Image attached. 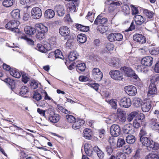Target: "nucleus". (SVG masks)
Masks as SVG:
<instances>
[{
  "instance_id": "nucleus-1",
  "label": "nucleus",
  "mask_w": 159,
  "mask_h": 159,
  "mask_svg": "<svg viewBox=\"0 0 159 159\" xmlns=\"http://www.w3.org/2000/svg\"><path fill=\"white\" fill-rule=\"evenodd\" d=\"M140 141L142 144L146 146L149 151L159 149V145L147 137H142L140 138Z\"/></svg>"
},
{
  "instance_id": "nucleus-2",
  "label": "nucleus",
  "mask_w": 159,
  "mask_h": 159,
  "mask_svg": "<svg viewBox=\"0 0 159 159\" xmlns=\"http://www.w3.org/2000/svg\"><path fill=\"white\" fill-rule=\"evenodd\" d=\"M20 24V22L17 20H11L5 25V27L12 31L17 32L19 30L17 28Z\"/></svg>"
},
{
  "instance_id": "nucleus-3",
  "label": "nucleus",
  "mask_w": 159,
  "mask_h": 159,
  "mask_svg": "<svg viewBox=\"0 0 159 159\" xmlns=\"http://www.w3.org/2000/svg\"><path fill=\"white\" fill-rule=\"evenodd\" d=\"M111 77L116 80H121L123 79V75L120 70H112L109 72Z\"/></svg>"
},
{
  "instance_id": "nucleus-4",
  "label": "nucleus",
  "mask_w": 159,
  "mask_h": 159,
  "mask_svg": "<svg viewBox=\"0 0 159 159\" xmlns=\"http://www.w3.org/2000/svg\"><path fill=\"white\" fill-rule=\"evenodd\" d=\"M93 78L97 81H101L103 77V74L100 70L97 68H94L92 70Z\"/></svg>"
},
{
  "instance_id": "nucleus-5",
  "label": "nucleus",
  "mask_w": 159,
  "mask_h": 159,
  "mask_svg": "<svg viewBox=\"0 0 159 159\" xmlns=\"http://www.w3.org/2000/svg\"><path fill=\"white\" fill-rule=\"evenodd\" d=\"M119 104L122 107L126 108H129L131 105V99L128 97H124L120 99Z\"/></svg>"
},
{
  "instance_id": "nucleus-6",
  "label": "nucleus",
  "mask_w": 159,
  "mask_h": 159,
  "mask_svg": "<svg viewBox=\"0 0 159 159\" xmlns=\"http://www.w3.org/2000/svg\"><path fill=\"white\" fill-rule=\"evenodd\" d=\"M120 133V128L119 125L116 124L112 125L110 128V133L112 136L117 137Z\"/></svg>"
},
{
  "instance_id": "nucleus-7",
  "label": "nucleus",
  "mask_w": 159,
  "mask_h": 159,
  "mask_svg": "<svg viewBox=\"0 0 159 159\" xmlns=\"http://www.w3.org/2000/svg\"><path fill=\"white\" fill-rule=\"evenodd\" d=\"M124 90L129 96H134L137 93L136 88L133 85H128L124 87Z\"/></svg>"
},
{
  "instance_id": "nucleus-8",
  "label": "nucleus",
  "mask_w": 159,
  "mask_h": 159,
  "mask_svg": "<svg viewBox=\"0 0 159 159\" xmlns=\"http://www.w3.org/2000/svg\"><path fill=\"white\" fill-rule=\"evenodd\" d=\"M148 95L153 97L157 94V89L155 82L150 83L148 89Z\"/></svg>"
},
{
  "instance_id": "nucleus-9",
  "label": "nucleus",
  "mask_w": 159,
  "mask_h": 159,
  "mask_svg": "<svg viewBox=\"0 0 159 159\" xmlns=\"http://www.w3.org/2000/svg\"><path fill=\"white\" fill-rule=\"evenodd\" d=\"M105 4L107 6L110 10H113L116 8V6H119L120 5L119 1L112 0H107Z\"/></svg>"
},
{
  "instance_id": "nucleus-10",
  "label": "nucleus",
  "mask_w": 159,
  "mask_h": 159,
  "mask_svg": "<svg viewBox=\"0 0 159 159\" xmlns=\"http://www.w3.org/2000/svg\"><path fill=\"white\" fill-rule=\"evenodd\" d=\"M59 32L62 36L66 38L65 39L70 37V29L66 26H63L60 27L59 30Z\"/></svg>"
},
{
  "instance_id": "nucleus-11",
  "label": "nucleus",
  "mask_w": 159,
  "mask_h": 159,
  "mask_svg": "<svg viewBox=\"0 0 159 159\" xmlns=\"http://www.w3.org/2000/svg\"><path fill=\"white\" fill-rule=\"evenodd\" d=\"M133 40L140 44H143L146 42V40L143 35L139 34H135L133 35Z\"/></svg>"
},
{
  "instance_id": "nucleus-12",
  "label": "nucleus",
  "mask_w": 159,
  "mask_h": 159,
  "mask_svg": "<svg viewBox=\"0 0 159 159\" xmlns=\"http://www.w3.org/2000/svg\"><path fill=\"white\" fill-rule=\"evenodd\" d=\"M85 123V121L83 119L77 118L72 124V127L74 129H79L83 127Z\"/></svg>"
},
{
  "instance_id": "nucleus-13",
  "label": "nucleus",
  "mask_w": 159,
  "mask_h": 159,
  "mask_svg": "<svg viewBox=\"0 0 159 159\" xmlns=\"http://www.w3.org/2000/svg\"><path fill=\"white\" fill-rule=\"evenodd\" d=\"M102 17V14L98 15L95 20L94 24L96 25H105L106 23L107 22V19L106 18Z\"/></svg>"
},
{
  "instance_id": "nucleus-14",
  "label": "nucleus",
  "mask_w": 159,
  "mask_h": 159,
  "mask_svg": "<svg viewBox=\"0 0 159 159\" xmlns=\"http://www.w3.org/2000/svg\"><path fill=\"white\" fill-rule=\"evenodd\" d=\"M61 117L59 115L53 112L50 113L48 116L49 120L51 122L56 123L60 120Z\"/></svg>"
},
{
  "instance_id": "nucleus-15",
  "label": "nucleus",
  "mask_w": 159,
  "mask_h": 159,
  "mask_svg": "<svg viewBox=\"0 0 159 159\" xmlns=\"http://www.w3.org/2000/svg\"><path fill=\"white\" fill-rule=\"evenodd\" d=\"M153 58L150 56H146L143 58L141 60V63L145 66H151L153 63Z\"/></svg>"
},
{
  "instance_id": "nucleus-16",
  "label": "nucleus",
  "mask_w": 159,
  "mask_h": 159,
  "mask_svg": "<svg viewBox=\"0 0 159 159\" xmlns=\"http://www.w3.org/2000/svg\"><path fill=\"white\" fill-rule=\"evenodd\" d=\"M117 116L119 120L121 122H125L126 118V114L125 111L118 109L117 110Z\"/></svg>"
},
{
  "instance_id": "nucleus-17",
  "label": "nucleus",
  "mask_w": 159,
  "mask_h": 159,
  "mask_svg": "<svg viewBox=\"0 0 159 159\" xmlns=\"http://www.w3.org/2000/svg\"><path fill=\"white\" fill-rule=\"evenodd\" d=\"M141 109L143 112H147L149 111L151 107V102L149 100H146L141 106Z\"/></svg>"
},
{
  "instance_id": "nucleus-18",
  "label": "nucleus",
  "mask_w": 159,
  "mask_h": 159,
  "mask_svg": "<svg viewBox=\"0 0 159 159\" xmlns=\"http://www.w3.org/2000/svg\"><path fill=\"white\" fill-rule=\"evenodd\" d=\"M134 21L137 25H139L146 23V19L141 15H136L134 16Z\"/></svg>"
},
{
  "instance_id": "nucleus-19",
  "label": "nucleus",
  "mask_w": 159,
  "mask_h": 159,
  "mask_svg": "<svg viewBox=\"0 0 159 159\" xmlns=\"http://www.w3.org/2000/svg\"><path fill=\"white\" fill-rule=\"evenodd\" d=\"M104 48L102 50V53L107 52L111 51H112L114 48V46L113 43L110 42L107 43L105 44Z\"/></svg>"
},
{
  "instance_id": "nucleus-20",
  "label": "nucleus",
  "mask_w": 159,
  "mask_h": 159,
  "mask_svg": "<svg viewBox=\"0 0 159 159\" xmlns=\"http://www.w3.org/2000/svg\"><path fill=\"white\" fill-rule=\"evenodd\" d=\"M120 62L118 58L113 57L111 59L109 62V65L114 67H119L120 66Z\"/></svg>"
},
{
  "instance_id": "nucleus-21",
  "label": "nucleus",
  "mask_w": 159,
  "mask_h": 159,
  "mask_svg": "<svg viewBox=\"0 0 159 159\" xmlns=\"http://www.w3.org/2000/svg\"><path fill=\"white\" fill-rule=\"evenodd\" d=\"M76 70L78 72L84 71L86 67L85 64L80 61L76 62Z\"/></svg>"
},
{
  "instance_id": "nucleus-22",
  "label": "nucleus",
  "mask_w": 159,
  "mask_h": 159,
  "mask_svg": "<svg viewBox=\"0 0 159 159\" xmlns=\"http://www.w3.org/2000/svg\"><path fill=\"white\" fill-rule=\"evenodd\" d=\"M92 147L90 144L86 143L84 145V150L86 154L89 156L90 157L92 155Z\"/></svg>"
},
{
  "instance_id": "nucleus-23",
  "label": "nucleus",
  "mask_w": 159,
  "mask_h": 159,
  "mask_svg": "<svg viewBox=\"0 0 159 159\" xmlns=\"http://www.w3.org/2000/svg\"><path fill=\"white\" fill-rule=\"evenodd\" d=\"M35 26L37 29L40 30V31H39V32L44 34H45L48 31V28L41 23L36 24Z\"/></svg>"
},
{
  "instance_id": "nucleus-24",
  "label": "nucleus",
  "mask_w": 159,
  "mask_h": 159,
  "mask_svg": "<svg viewBox=\"0 0 159 159\" xmlns=\"http://www.w3.org/2000/svg\"><path fill=\"white\" fill-rule=\"evenodd\" d=\"M2 80L4 81L5 82L9 85L11 89H14L15 87V82L13 80L10 78H6L1 79Z\"/></svg>"
},
{
  "instance_id": "nucleus-25",
  "label": "nucleus",
  "mask_w": 159,
  "mask_h": 159,
  "mask_svg": "<svg viewBox=\"0 0 159 159\" xmlns=\"http://www.w3.org/2000/svg\"><path fill=\"white\" fill-rule=\"evenodd\" d=\"M77 39L80 44L83 43H85L87 40L86 36L84 34H79L77 35Z\"/></svg>"
},
{
  "instance_id": "nucleus-26",
  "label": "nucleus",
  "mask_w": 159,
  "mask_h": 159,
  "mask_svg": "<svg viewBox=\"0 0 159 159\" xmlns=\"http://www.w3.org/2000/svg\"><path fill=\"white\" fill-rule=\"evenodd\" d=\"M24 30L26 34L30 35H32L36 32V30L34 28L29 26H26Z\"/></svg>"
},
{
  "instance_id": "nucleus-27",
  "label": "nucleus",
  "mask_w": 159,
  "mask_h": 159,
  "mask_svg": "<svg viewBox=\"0 0 159 159\" xmlns=\"http://www.w3.org/2000/svg\"><path fill=\"white\" fill-rule=\"evenodd\" d=\"M93 150L96 152L98 157L100 159L103 158L104 156V152L101 150L97 146H94L93 148Z\"/></svg>"
},
{
  "instance_id": "nucleus-28",
  "label": "nucleus",
  "mask_w": 159,
  "mask_h": 159,
  "mask_svg": "<svg viewBox=\"0 0 159 159\" xmlns=\"http://www.w3.org/2000/svg\"><path fill=\"white\" fill-rule=\"evenodd\" d=\"M10 74L13 77L19 78L21 76V74L16 68H13L10 71Z\"/></svg>"
},
{
  "instance_id": "nucleus-29",
  "label": "nucleus",
  "mask_w": 159,
  "mask_h": 159,
  "mask_svg": "<svg viewBox=\"0 0 159 159\" xmlns=\"http://www.w3.org/2000/svg\"><path fill=\"white\" fill-rule=\"evenodd\" d=\"M83 134L84 137L88 139H90L92 137V131L90 129H85L83 131Z\"/></svg>"
},
{
  "instance_id": "nucleus-30",
  "label": "nucleus",
  "mask_w": 159,
  "mask_h": 159,
  "mask_svg": "<svg viewBox=\"0 0 159 159\" xmlns=\"http://www.w3.org/2000/svg\"><path fill=\"white\" fill-rule=\"evenodd\" d=\"M122 69L126 76L129 77H131L134 71L131 68L125 66L122 67Z\"/></svg>"
},
{
  "instance_id": "nucleus-31",
  "label": "nucleus",
  "mask_w": 159,
  "mask_h": 159,
  "mask_svg": "<svg viewBox=\"0 0 159 159\" xmlns=\"http://www.w3.org/2000/svg\"><path fill=\"white\" fill-rule=\"evenodd\" d=\"M42 11H31V13L32 17L34 19H39L42 15Z\"/></svg>"
},
{
  "instance_id": "nucleus-32",
  "label": "nucleus",
  "mask_w": 159,
  "mask_h": 159,
  "mask_svg": "<svg viewBox=\"0 0 159 159\" xmlns=\"http://www.w3.org/2000/svg\"><path fill=\"white\" fill-rule=\"evenodd\" d=\"M86 84L89 86L93 89L96 91H98L99 87L100 86L98 84L95 82L93 80H91L90 81H89Z\"/></svg>"
},
{
  "instance_id": "nucleus-33",
  "label": "nucleus",
  "mask_w": 159,
  "mask_h": 159,
  "mask_svg": "<svg viewBox=\"0 0 159 159\" xmlns=\"http://www.w3.org/2000/svg\"><path fill=\"white\" fill-rule=\"evenodd\" d=\"M78 56L76 52L73 51L70 52L68 57V58L70 61H72L77 58Z\"/></svg>"
},
{
  "instance_id": "nucleus-34",
  "label": "nucleus",
  "mask_w": 159,
  "mask_h": 159,
  "mask_svg": "<svg viewBox=\"0 0 159 159\" xmlns=\"http://www.w3.org/2000/svg\"><path fill=\"white\" fill-rule=\"evenodd\" d=\"M75 26L78 30L83 32H87L89 31V26H85L80 24H76L75 25Z\"/></svg>"
},
{
  "instance_id": "nucleus-35",
  "label": "nucleus",
  "mask_w": 159,
  "mask_h": 159,
  "mask_svg": "<svg viewBox=\"0 0 159 159\" xmlns=\"http://www.w3.org/2000/svg\"><path fill=\"white\" fill-rule=\"evenodd\" d=\"M22 76V81L25 84H26L30 80V77L29 76L28 74L25 72L22 71L21 72Z\"/></svg>"
},
{
  "instance_id": "nucleus-36",
  "label": "nucleus",
  "mask_w": 159,
  "mask_h": 159,
  "mask_svg": "<svg viewBox=\"0 0 159 159\" xmlns=\"http://www.w3.org/2000/svg\"><path fill=\"white\" fill-rule=\"evenodd\" d=\"M135 137L133 135H128L126 138V141L129 144H133L135 142Z\"/></svg>"
},
{
  "instance_id": "nucleus-37",
  "label": "nucleus",
  "mask_w": 159,
  "mask_h": 159,
  "mask_svg": "<svg viewBox=\"0 0 159 159\" xmlns=\"http://www.w3.org/2000/svg\"><path fill=\"white\" fill-rule=\"evenodd\" d=\"M44 15L46 18H52L54 16L55 12L54 11H45Z\"/></svg>"
},
{
  "instance_id": "nucleus-38",
  "label": "nucleus",
  "mask_w": 159,
  "mask_h": 159,
  "mask_svg": "<svg viewBox=\"0 0 159 159\" xmlns=\"http://www.w3.org/2000/svg\"><path fill=\"white\" fill-rule=\"evenodd\" d=\"M98 31L101 33H104L107 30V27L106 25H99L97 28Z\"/></svg>"
},
{
  "instance_id": "nucleus-39",
  "label": "nucleus",
  "mask_w": 159,
  "mask_h": 159,
  "mask_svg": "<svg viewBox=\"0 0 159 159\" xmlns=\"http://www.w3.org/2000/svg\"><path fill=\"white\" fill-rule=\"evenodd\" d=\"M132 126L130 124L125 125L123 128V131L125 133L128 134L130 133L132 130Z\"/></svg>"
},
{
  "instance_id": "nucleus-40",
  "label": "nucleus",
  "mask_w": 159,
  "mask_h": 159,
  "mask_svg": "<svg viewBox=\"0 0 159 159\" xmlns=\"http://www.w3.org/2000/svg\"><path fill=\"white\" fill-rule=\"evenodd\" d=\"M20 11H18L16 12V11H12L11 12L12 17L16 20L20 19Z\"/></svg>"
},
{
  "instance_id": "nucleus-41",
  "label": "nucleus",
  "mask_w": 159,
  "mask_h": 159,
  "mask_svg": "<svg viewBox=\"0 0 159 159\" xmlns=\"http://www.w3.org/2000/svg\"><path fill=\"white\" fill-rule=\"evenodd\" d=\"M149 52L152 55H158L159 54V47L153 48L152 49L149 50Z\"/></svg>"
},
{
  "instance_id": "nucleus-42",
  "label": "nucleus",
  "mask_w": 159,
  "mask_h": 159,
  "mask_svg": "<svg viewBox=\"0 0 159 159\" xmlns=\"http://www.w3.org/2000/svg\"><path fill=\"white\" fill-rule=\"evenodd\" d=\"M145 159H159V156L157 154L153 152H151L146 156Z\"/></svg>"
},
{
  "instance_id": "nucleus-43",
  "label": "nucleus",
  "mask_w": 159,
  "mask_h": 159,
  "mask_svg": "<svg viewBox=\"0 0 159 159\" xmlns=\"http://www.w3.org/2000/svg\"><path fill=\"white\" fill-rule=\"evenodd\" d=\"M14 2V0H4L2 4L4 7H8L13 5Z\"/></svg>"
},
{
  "instance_id": "nucleus-44",
  "label": "nucleus",
  "mask_w": 159,
  "mask_h": 159,
  "mask_svg": "<svg viewBox=\"0 0 159 159\" xmlns=\"http://www.w3.org/2000/svg\"><path fill=\"white\" fill-rule=\"evenodd\" d=\"M36 49L41 52L44 53L48 51L46 48L40 44H37Z\"/></svg>"
},
{
  "instance_id": "nucleus-45",
  "label": "nucleus",
  "mask_w": 159,
  "mask_h": 159,
  "mask_svg": "<svg viewBox=\"0 0 159 159\" xmlns=\"http://www.w3.org/2000/svg\"><path fill=\"white\" fill-rule=\"evenodd\" d=\"M133 105L135 107H139L142 105V101H140V99L137 98H135L133 99Z\"/></svg>"
},
{
  "instance_id": "nucleus-46",
  "label": "nucleus",
  "mask_w": 159,
  "mask_h": 159,
  "mask_svg": "<svg viewBox=\"0 0 159 159\" xmlns=\"http://www.w3.org/2000/svg\"><path fill=\"white\" fill-rule=\"evenodd\" d=\"M142 123V122L140 121L139 120L135 118L134 120L133 125L134 128L138 129L141 126Z\"/></svg>"
},
{
  "instance_id": "nucleus-47",
  "label": "nucleus",
  "mask_w": 159,
  "mask_h": 159,
  "mask_svg": "<svg viewBox=\"0 0 159 159\" xmlns=\"http://www.w3.org/2000/svg\"><path fill=\"white\" fill-rule=\"evenodd\" d=\"M68 115H67L66 116V118L67 121L73 124L76 120L75 118L73 116L69 114Z\"/></svg>"
},
{
  "instance_id": "nucleus-48",
  "label": "nucleus",
  "mask_w": 159,
  "mask_h": 159,
  "mask_svg": "<svg viewBox=\"0 0 159 159\" xmlns=\"http://www.w3.org/2000/svg\"><path fill=\"white\" fill-rule=\"evenodd\" d=\"M138 114V113L136 111H133L129 114L128 115L127 119L130 122Z\"/></svg>"
},
{
  "instance_id": "nucleus-49",
  "label": "nucleus",
  "mask_w": 159,
  "mask_h": 159,
  "mask_svg": "<svg viewBox=\"0 0 159 159\" xmlns=\"http://www.w3.org/2000/svg\"><path fill=\"white\" fill-rule=\"evenodd\" d=\"M55 56L56 58L63 59L64 56L61 52L59 49H57L55 51Z\"/></svg>"
},
{
  "instance_id": "nucleus-50",
  "label": "nucleus",
  "mask_w": 159,
  "mask_h": 159,
  "mask_svg": "<svg viewBox=\"0 0 159 159\" xmlns=\"http://www.w3.org/2000/svg\"><path fill=\"white\" fill-rule=\"evenodd\" d=\"M136 70L139 72H144L146 68L145 66L143 64L137 66L135 67Z\"/></svg>"
},
{
  "instance_id": "nucleus-51",
  "label": "nucleus",
  "mask_w": 159,
  "mask_h": 159,
  "mask_svg": "<svg viewBox=\"0 0 159 159\" xmlns=\"http://www.w3.org/2000/svg\"><path fill=\"white\" fill-rule=\"evenodd\" d=\"M143 12L145 15L149 19L152 18L154 16V13L151 11H143Z\"/></svg>"
},
{
  "instance_id": "nucleus-52",
  "label": "nucleus",
  "mask_w": 159,
  "mask_h": 159,
  "mask_svg": "<svg viewBox=\"0 0 159 159\" xmlns=\"http://www.w3.org/2000/svg\"><path fill=\"white\" fill-rule=\"evenodd\" d=\"M115 11H108L107 16L110 19H113L116 14Z\"/></svg>"
},
{
  "instance_id": "nucleus-53",
  "label": "nucleus",
  "mask_w": 159,
  "mask_h": 159,
  "mask_svg": "<svg viewBox=\"0 0 159 159\" xmlns=\"http://www.w3.org/2000/svg\"><path fill=\"white\" fill-rule=\"evenodd\" d=\"M30 86L31 89H35L38 88V84L35 80H33L31 82Z\"/></svg>"
},
{
  "instance_id": "nucleus-54",
  "label": "nucleus",
  "mask_w": 159,
  "mask_h": 159,
  "mask_svg": "<svg viewBox=\"0 0 159 159\" xmlns=\"http://www.w3.org/2000/svg\"><path fill=\"white\" fill-rule=\"evenodd\" d=\"M106 101L110 104L113 108L114 109H116V102L115 99H111L108 101L106 100Z\"/></svg>"
},
{
  "instance_id": "nucleus-55",
  "label": "nucleus",
  "mask_w": 159,
  "mask_h": 159,
  "mask_svg": "<svg viewBox=\"0 0 159 159\" xmlns=\"http://www.w3.org/2000/svg\"><path fill=\"white\" fill-rule=\"evenodd\" d=\"M123 152L125 153L129 154L131 152L132 149L129 145H126L123 147Z\"/></svg>"
},
{
  "instance_id": "nucleus-56",
  "label": "nucleus",
  "mask_w": 159,
  "mask_h": 159,
  "mask_svg": "<svg viewBox=\"0 0 159 159\" xmlns=\"http://www.w3.org/2000/svg\"><path fill=\"white\" fill-rule=\"evenodd\" d=\"M116 157V159H126L125 155L120 152H118L117 153Z\"/></svg>"
},
{
  "instance_id": "nucleus-57",
  "label": "nucleus",
  "mask_w": 159,
  "mask_h": 159,
  "mask_svg": "<svg viewBox=\"0 0 159 159\" xmlns=\"http://www.w3.org/2000/svg\"><path fill=\"white\" fill-rule=\"evenodd\" d=\"M36 37L38 39L41 40L45 38V34L39 31L36 34Z\"/></svg>"
},
{
  "instance_id": "nucleus-58",
  "label": "nucleus",
  "mask_w": 159,
  "mask_h": 159,
  "mask_svg": "<svg viewBox=\"0 0 159 159\" xmlns=\"http://www.w3.org/2000/svg\"><path fill=\"white\" fill-rule=\"evenodd\" d=\"M28 88L27 87L24 86H22L20 90V94L22 95H24L28 92Z\"/></svg>"
},
{
  "instance_id": "nucleus-59",
  "label": "nucleus",
  "mask_w": 159,
  "mask_h": 159,
  "mask_svg": "<svg viewBox=\"0 0 159 159\" xmlns=\"http://www.w3.org/2000/svg\"><path fill=\"white\" fill-rule=\"evenodd\" d=\"M67 40L66 43V48L71 49L72 47V43H73V39H69Z\"/></svg>"
},
{
  "instance_id": "nucleus-60",
  "label": "nucleus",
  "mask_w": 159,
  "mask_h": 159,
  "mask_svg": "<svg viewBox=\"0 0 159 159\" xmlns=\"http://www.w3.org/2000/svg\"><path fill=\"white\" fill-rule=\"evenodd\" d=\"M115 33H111L107 36V39L110 42H115Z\"/></svg>"
},
{
  "instance_id": "nucleus-61",
  "label": "nucleus",
  "mask_w": 159,
  "mask_h": 159,
  "mask_svg": "<svg viewBox=\"0 0 159 159\" xmlns=\"http://www.w3.org/2000/svg\"><path fill=\"white\" fill-rule=\"evenodd\" d=\"M115 41H120L122 40L123 36L121 34L115 33Z\"/></svg>"
},
{
  "instance_id": "nucleus-62",
  "label": "nucleus",
  "mask_w": 159,
  "mask_h": 159,
  "mask_svg": "<svg viewBox=\"0 0 159 159\" xmlns=\"http://www.w3.org/2000/svg\"><path fill=\"white\" fill-rule=\"evenodd\" d=\"M148 133L146 129H141L139 136L140 137H144V136H147Z\"/></svg>"
},
{
  "instance_id": "nucleus-63",
  "label": "nucleus",
  "mask_w": 159,
  "mask_h": 159,
  "mask_svg": "<svg viewBox=\"0 0 159 159\" xmlns=\"http://www.w3.org/2000/svg\"><path fill=\"white\" fill-rule=\"evenodd\" d=\"M125 143V141L124 139L120 138L118 139L117 140V147L120 148Z\"/></svg>"
},
{
  "instance_id": "nucleus-64",
  "label": "nucleus",
  "mask_w": 159,
  "mask_h": 159,
  "mask_svg": "<svg viewBox=\"0 0 159 159\" xmlns=\"http://www.w3.org/2000/svg\"><path fill=\"white\" fill-rule=\"evenodd\" d=\"M33 98L37 101L40 100L42 98V96L41 94L38 92H35Z\"/></svg>"
}]
</instances>
